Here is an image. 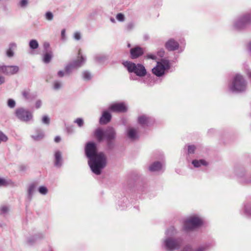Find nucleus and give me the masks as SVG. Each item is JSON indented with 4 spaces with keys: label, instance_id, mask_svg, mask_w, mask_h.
I'll list each match as a JSON object with an SVG mask.
<instances>
[{
    "label": "nucleus",
    "instance_id": "nucleus-1",
    "mask_svg": "<svg viewBox=\"0 0 251 251\" xmlns=\"http://www.w3.org/2000/svg\"><path fill=\"white\" fill-rule=\"evenodd\" d=\"M85 152L92 172L97 175H100L107 164L105 154L102 152H98L97 144L93 142H88L86 144Z\"/></svg>",
    "mask_w": 251,
    "mask_h": 251
},
{
    "label": "nucleus",
    "instance_id": "nucleus-2",
    "mask_svg": "<svg viewBox=\"0 0 251 251\" xmlns=\"http://www.w3.org/2000/svg\"><path fill=\"white\" fill-rule=\"evenodd\" d=\"M177 232L174 226L166 229L165 236L161 240V246L163 250L166 251H175L180 249L182 240L181 238L176 237Z\"/></svg>",
    "mask_w": 251,
    "mask_h": 251
},
{
    "label": "nucleus",
    "instance_id": "nucleus-3",
    "mask_svg": "<svg viewBox=\"0 0 251 251\" xmlns=\"http://www.w3.org/2000/svg\"><path fill=\"white\" fill-rule=\"evenodd\" d=\"M95 136L98 142L102 141L105 138L107 147L111 149L113 147V141L116 139L117 134L115 129L112 127H108L106 130L97 128L95 131Z\"/></svg>",
    "mask_w": 251,
    "mask_h": 251
},
{
    "label": "nucleus",
    "instance_id": "nucleus-4",
    "mask_svg": "<svg viewBox=\"0 0 251 251\" xmlns=\"http://www.w3.org/2000/svg\"><path fill=\"white\" fill-rule=\"evenodd\" d=\"M247 87V82L244 76L239 74H236L233 77L229 86V90L234 93L244 92Z\"/></svg>",
    "mask_w": 251,
    "mask_h": 251
},
{
    "label": "nucleus",
    "instance_id": "nucleus-5",
    "mask_svg": "<svg viewBox=\"0 0 251 251\" xmlns=\"http://www.w3.org/2000/svg\"><path fill=\"white\" fill-rule=\"evenodd\" d=\"M251 23V11L236 18L233 22L232 28L236 30L242 31L245 29Z\"/></svg>",
    "mask_w": 251,
    "mask_h": 251
},
{
    "label": "nucleus",
    "instance_id": "nucleus-6",
    "mask_svg": "<svg viewBox=\"0 0 251 251\" xmlns=\"http://www.w3.org/2000/svg\"><path fill=\"white\" fill-rule=\"evenodd\" d=\"M203 221V218L200 215H191L186 219L184 228L186 230H192L201 226Z\"/></svg>",
    "mask_w": 251,
    "mask_h": 251
},
{
    "label": "nucleus",
    "instance_id": "nucleus-7",
    "mask_svg": "<svg viewBox=\"0 0 251 251\" xmlns=\"http://www.w3.org/2000/svg\"><path fill=\"white\" fill-rule=\"evenodd\" d=\"M123 65L126 68L129 73H133L139 77H144L147 75L145 67L141 64H135L130 61H124Z\"/></svg>",
    "mask_w": 251,
    "mask_h": 251
},
{
    "label": "nucleus",
    "instance_id": "nucleus-8",
    "mask_svg": "<svg viewBox=\"0 0 251 251\" xmlns=\"http://www.w3.org/2000/svg\"><path fill=\"white\" fill-rule=\"evenodd\" d=\"M85 61L86 57L81 54V50H79L78 52L77 58L70 62L65 66V69L66 73L68 75H69L73 71L82 66Z\"/></svg>",
    "mask_w": 251,
    "mask_h": 251
},
{
    "label": "nucleus",
    "instance_id": "nucleus-9",
    "mask_svg": "<svg viewBox=\"0 0 251 251\" xmlns=\"http://www.w3.org/2000/svg\"><path fill=\"white\" fill-rule=\"evenodd\" d=\"M15 115L21 122L29 123L33 121V114L32 111L24 107H19L15 111Z\"/></svg>",
    "mask_w": 251,
    "mask_h": 251
},
{
    "label": "nucleus",
    "instance_id": "nucleus-10",
    "mask_svg": "<svg viewBox=\"0 0 251 251\" xmlns=\"http://www.w3.org/2000/svg\"><path fill=\"white\" fill-rule=\"evenodd\" d=\"M171 67L170 61L167 59H161L157 62L156 65L152 69V73L157 76L163 75L166 71L169 70Z\"/></svg>",
    "mask_w": 251,
    "mask_h": 251
},
{
    "label": "nucleus",
    "instance_id": "nucleus-11",
    "mask_svg": "<svg viewBox=\"0 0 251 251\" xmlns=\"http://www.w3.org/2000/svg\"><path fill=\"white\" fill-rule=\"evenodd\" d=\"M125 134L126 139L130 142L138 140L140 137L139 127L137 126H127Z\"/></svg>",
    "mask_w": 251,
    "mask_h": 251
},
{
    "label": "nucleus",
    "instance_id": "nucleus-12",
    "mask_svg": "<svg viewBox=\"0 0 251 251\" xmlns=\"http://www.w3.org/2000/svg\"><path fill=\"white\" fill-rule=\"evenodd\" d=\"M235 174L240 183L251 184V174H248L244 169L236 168Z\"/></svg>",
    "mask_w": 251,
    "mask_h": 251
},
{
    "label": "nucleus",
    "instance_id": "nucleus-13",
    "mask_svg": "<svg viewBox=\"0 0 251 251\" xmlns=\"http://www.w3.org/2000/svg\"><path fill=\"white\" fill-rule=\"evenodd\" d=\"M0 69L1 73L7 75H15L19 71V67L16 65L6 66L0 65Z\"/></svg>",
    "mask_w": 251,
    "mask_h": 251
},
{
    "label": "nucleus",
    "instance_id": "nucleus-14",
    "mask_svg": "<svg viewBox=\"0 0 251 251\" xmlns=\"http://www.w3.org/2000/svg\"><path fill=\"white\" fill-rule=\"evenodd\" d=\"M109 110L112 112L124 113L127 111V107L125 102H116L109 106Z\"/></svg>",
    "mask_w": 251,
    "mask_h": 251
},
{
    "label": "nucleus",
    "instance_id": "nucleus-15",
    "mask_svg": "<svg viewBox=\"0 0 251 251\" xmlns=\"http://www.w3.org/2000/svg\"><path fill=\"white\" fill-rule=\"evenodd\" d=\"M38 184L36 182L29 183L27 187L26 198L28 201H31L33 195L36 191Z\"/></svg>",
    "mask_w": 251,
    "mask_h": 251
},
{
    "label": "nucleus",
    "instance_id": "nucleus-16",
    "mask_svg": "<svg viewBox=\"0 0 251 251\" xmlns=\"http://www.w3.org/2000/svg\"><path fill=\"white\" fill-rule=\"evenodd\" d=\"M165 47L169 51H175L179 49V44L174 38H170L165 43Z\"/></svg>",
    "mask_w": 251,
    "mask_h": 251
},
{
    "label": "nucleus",
    "instance_id": "nucleus-17",
    "mask_svg": "<svg viewBox=\"0 0 251 251\" xmlns=\"http://www.w3.org/2000/svg\"><path fill=\"white\" fill-rule=\"evenodd\" d=\"M138 123L142 126H149L152 122L153 119L146 115H141L138 117Z\"/></svg>",
    "mask_w": 251,
    "mask_h": 251
},
{
    "label": "nucleus",
    "instance_id": "nucleus-18",
    "mask_svg": "<svg viewBox=\"0 0 251 251\" xmlns=\"http://www.w3.org/2000/svg\"><path fill=\"white\" fill-rule=\"evenodd\" d=\"M63 163L62 152L59 151H55L54 153V166L56 167L60 168Z\"/></svg>",
    "mask_w": 251,
    "mask_h": 251
},
{
    "label": "nucleus",
    "instance_id": "nucleus-19",
    "mask_svg": "<svg viewBox=\"0 0 251 251\" xmlns=\"http://www.w3.org/2000/svg\"><path fill=\"white\" fill-rule=\"evenodd\" d=\"M130 52L132 59L137 58L143 54V49L139 47H136L131 49Z\"/></svg>",
    "mask_w": 251,
    "mask_h": 251
},
{
    "label": "nucleus",
    "instance_id": "nucleus-20",
    "mask_svg": "<svg viewBox=\"0 0 251 251\" xmlns=\"http://www.w3.org/2000/svg\"><path fill=\"white\" fill-rule=\"evenodd\" d=\"M111 119V115L107 111H104L102 112V115L100 119V123L101 125L106 124L109 123Z\"/></svg>",
    "mask_w": 251,
    "mask_h": 251
},
{
    "label": "nucleus",
    "instance_id": "nucleus-21",
    "mask_svg": "<svg viewBox=\"0 0 251 251\" xmlns=\"http://www.w3.org/2000/svg\"><path fill=\"white\" fill-rule=\"evenodd\" d=\"M163 165L160 162L156 161L151 164L149 167V170L151 172H159L163 168Z\"/></svg>",
    "mask_w": 251,
    "mask_h": 251
},
{
    "label": "nucleus",
    "instance_id": "nucleus-22",
    "mask_svg": "<svg viewBox=\"0 0 251 251\" xmlns=\"http://www.w3.org/2000/svg\"><path fill=\"white\" fill-rule=\"evenodd\" d=\"M43 238V235L42 234H35L29 237L27 239V243L29 245H32L36 242V241L42 239Z\"/></svg>",
    "mask_w": 251,
    "mask_h": 251
},
{
    "label": "nucleus",
    "instance_id": "nucleus-23",
    "mask_svg": "<svg viewBox=\"0 0 251 251\" xmlns=\"http://www.w3.org/2000/svg\"><path fill=\"white\" fill-rule=\"evenodd\" d=\"M53 57V53L51 50L46 51L43 54L42 57V61L46 64L49 63Z\"/></svg>",
    "mask_w": 251,
    "mask_h": 251
},
{
    "label": "nucleus",
    "instance_id": "nucleus-24",
    "mask_svg": "<svg viewBox=\"0 0 251 251\" xmlns=\"http://www.w3.org/2000/svg\"><path fill=\"white\" fill-rule=\"evenodd\" d=\"M94 59L95 61L98 63H103L107 59V55L104 54H97L94 56Z\"/></svg>",
    "mask_w": 251,
    "mask_h": 251
},
{
    "label": "nucleus",
    "instance_id": "nucleus-25",
    "mask_svg": "<svg viewBox=\"0 0 251 251\" xmlns=\"http://www.w3.org/2000/svg\"><path fill=\"white\" fill-rule=\"evenodd\" d=\"M192 163L194 166L196 168L200 167L201 166H206L208 164L206 161L203 159H195L192 161Z\"/></svg>",
    "mask_w": 251,
    "mask_h": 251
},
{
    "label": "nucleus",
    "instance_id": "nucleus-26",
    "mask_svg": "<svg viewBox=\"0 0 251 251\" xmlns=\"http://www.w3.org/2000/svg\"><path fill=\"white\" fill-rule=\"evenodd\" d=\"M244 213L247 216L251 217V202L244 204Z\"/></svg>",
    "mask_w": 251,
    "mask_h": 251
},
{
    "label": "nucleus",
    "instance_id": "nucleus-27",
    "mask_svg": "<svg viewBox=\"0 0 251 251\" xmlns=\"http://www.w3.org/2000/svg\"><path fill=\"white\" fill-rule=\"evenodd\" d=\"M210 247L209 243H205L201 245L196 249H194V251H207Z\"/></svg>",
    "mask_w": 251,
    "mask_h": 251
},
{
    "label": "nucleus",
    "instance_id": "nucleus-28",
    "mask_svg": "<svg viewBox=\"0 0 251 251\" xmlns=\"http://www.w3.org/2000/svg\"><path fill=\"white\" fill-rule=\"evenodd\" d=\"M63 86V83L62 81L55 80L53 82V88L54 90H59L61 89Z\"/></svg>",
    "mask_w": 251,
    "mask_h": 251
},
{
    "label": "nucleus",
    "instance_id": "nucleus-29",
    "mask_svg": "<svg viewBox=\"0 0 251 251\" xmlns=\"http://www.w3.org/2000/svg\"><path fill=\"white\" fill-rule=\"evenodd\" d=\"M44 136V133L43 131H38L35 134L31 136L32 138L36 141H38L42 139Z\"/></svg>",
    "mask_w": 251,
    "mask_h": 251
},
{
    "label": "nucleus",
    "instance_id": "nucleus-30",
    "mask_svg": "<svg viewBox=\"0 0 251 251\" xmlns=\"http://www.w3.org/2000/svg\"><path fill=\"white\" fill-rule=\"evenodd\" d=\"M29 46L32 50H36L39 47V43L35 39H32L29 42Z\"/></svg>",
    "mask_w": 251,
    "mask_h": 251
},
{
    "label": "nucleus",
    "instance_id": "nucleus-31",
    "mask_svg": "<svg viewBox=\"0 0 251 251\" xmlns=\"http://www.w3.org/2000/svg\"><path fill=\"white\" fill-rule=\"evenodd\" d=\"M29 4L28 0H20L18 6L22 8H26Z\"/></svg>",
    "mask_w": 251,
    "mask_h": 251
},
{
    "label": "nucleus",
    "instance_id": "nucleus-32",
    "mask_svg": "<svg viewBox=\"0 0 251 251\" xmlns=\"http://www.w3.org/2000/svg\"><path fill=\"white\" fill-rule=\"evenodd\" d=\"M9 208L7 205H2L0 207V214L5 215L9 212Z\"/></svg>",
    "mask_w": 251,
    "mask_h": 251
},
{
    "label": "nucleus",
    "instance_id": "nucleus-33",
    "mask_svg": "<svg viewBox=\"0 0 251 251\" xmlns=\"http://www.w3.org/2000/svg\"><path fill=\"white\" fill-rule=\"evenodd\" d=\"M39 193L43 195H46L48 193V188L45 186H40L38 189Z\"/></svg>",
    "mask_w": 251,
    "mask_h": 251
},
{
    "label": "nucleus",
    "instance_id": "nucleus-34",
    "mask_svg": "<svg viewBox=\"0 0 251 251\" xmlns=\"http://www.w3.org/2000/svg\"><path fill=\"white\" fill-rule=\"evenodd\" d=\"M82 77L85 80H89L92 78L91 73L87 71L82 72Z\"/></svg>",
    "mask_w": 251,
    "mask_h": 251
},
{
    "label": "nucleus",
    "instance_id": "nucleus-35",
    "mask_svg": "<svg viewBox=\"0 0 251 251\" xmlns=\"http://www.w3.org/2000/svg\"><path fill=\"white\" fill-rule=\"evenodd\" d=\"M74 123L76 124L79 127H82L84 124V120L81 118H76L74 120Z\"/></svg>",
    "mask_w": 251,
    "mask_h": 251
},
{
    "label": "nucleus",
    "instance_id": "nucleus-36",
    "mask_svg": "<svg viewBox=\"0 0 251 251\" xmlns=\"http://www.w3.org/2000/svg\"><path fill=\"white\" fill-rule=\"evenodd\" d=\"M45 17L46 20L51 21L53 20L54 15L52 12L48 11L45 13Z\"/></svg>",
    "mask_w": 251,
    "mask_h": 251
},
{
    "label": "nucleus",
    "instance_id": "nucleus-37",
    "mask_svg": "<svg viewBox=\"0 0 251 251\" xmlns=\"http://www.w3.org/2000/svg\"><path fill=\"white\" fill-rule=\"evenodd\" d=\"M73 38L76 40L78 41L81 38V33L80 31H76L73 33Z\"/></svg>",
    "mask_w": 251,
    "mask_h": 251
},
{
    "label": "nucleus",
    "instance_id": "nucleus-38",
    "mask_svg": "<svg viewBox=\"0 0 251 251\" xmlns=\"http://www.w3.org/2000/svg\"><path fill=\"white\" fill-rule=\"evenodd\" d=\"M7 106L10 108H14L16 106L15 101L11 99H9L7 100Z\"/></svg>",
    "mask_w": 251,
    "mask_h": 251
},
{
    "label": "nucleus",
    "instance_id": "nucleus-39",
    "mask_svg": "<svg viewBox=\"0 0 251 251\" xmlns=\"http://www.w3.org/2000/svg\"><path fill=\"white\" fill-rule=\"evenodd\" d=\"M196 147L194 145H188L187 147V151L188 154H193L195 152Z\"/></svg>",
    "mask_w": 251,
    "mask_h": 251
},
{
    "label": "nucleus",
    "instance_id": "nucleus-40",
    "mask_svg": "<svg viewBox=\"0 0 251 251\" xmlns=\"http://www.w3.org/2000/svg\"><path fill=\"white\" fill-rule=\"evenodd\" d=\"M42 123L44 124L49 125L50 123V118L47 115H44L42 118Z\"/></svg>",
    "mask_w": 251,
    "mask_h": 251
},
{
    "label": "nucleus",
    "instance_id": "nucleus-41",
    "mask_svg": "<svg viewBox=\"0 0 251 251\" xmlns=\"http://www.w3.org/2000/svg\"><path fill=\"white\" fill-rule=\"evenodd\" d=\"M23 97L26 100H28L30 98V92L29 90H24L22 92Z\"/></svg>",
    "mask_w": 251,
    "mask_h": 251
},
{
    "label": "nucleus",
    "instance_id": "nucleus-42",
    "mask_svg": "<svg viewBox=\"0 0 251 251\" xmlns=\"http://www.w3.org/2000/svg\"><path fill=\"white\" fill-rule=\"evenodd\" d=\"M116 18L118 21L121 22H124L125 20V15L121 13L117 14Z\"/></svg>",
    "mask_w": 251,
    "mask_h": 251
},
{
    "label": "nucleus",
    "instance_id": "nucleus-43",
    "mask_svg": "<svg viewBox=\"0 0 251 251\" xmlns=\"http://www.w3.org/2000/svg\"><path fill=\"white\" fill-rule=\"evenodd\" d=\"M9 184L8 181L2 177H0V187L6 186Z\"/></svg>",
    "mask_w": 251,
    "mask_h": 251
},
{
    "label": "nucleus",
    "instance_id": "nucleus-44",
    "mask_svg": "<svg viewBox=\"0 0 251 251\" xmlns=\"http://www.w3.org/2000/svg\"><path fill=\"white\" fill-rule=\"evenodd\" d=\"M65 74H66L67 75H68L66 72V71L65 70L63 71V70H59L58 72H57V76L58 77H62L63 76H65Z\"/></svg>",
    "mask_w": 251,
    "mask_h": 251
},
{
    "label": "nucleus",
    "instance_id": "nucleus-45",
    "mask_svg": "<svg viewBox=\"0 0 251 251\" xmlns=\"http://www.w3.org/2000/svg\"><path fill=\"white\" fill-rule=\"evenodd\" d=\"M165 54V50L163 49H159L157 51V55L160 57H162L164 56Z\"/></svg>",
    "mask_w": 251,
    "mask_h": 251
},
{
    "label": "nucleus",
    "instance_id": "nucleus-46",
    "mask_svg": "<svg viewBox=\"0 0 251 251\" xmlns=\"http://www.w3.org/2000/svg\"><path fill=\"white\" fill-rule=\"evenodd\" d=\"M147 59H151L152 60H156L157 57L155 54H147L146 55Z\"/></svg>",
    "mask_w": 251,
    "mask_h": 251
},
{
    "label": "nucleus",
    "instance_id": "nucleus-47",
    "mask_svg": "<svg viewBox=\"0 0 251 251\" xmlns=\"http://www.w3.org/2000/svg\"><path fill=\"white\" fill-rule=\"evenodd\" d=\"M181 251H194V249L191 246H185Z\"/></svg>",
    "mask_w": 251,
    "mask_h": 251
},
{
    "label": "nucleus",
    "instance_id": "nucleus-48",
    "mask_svg": "<svg viewBox=\"0 0 251 251\" xmlns=\"http://www.w3.org/2000/svg\"><path fill=\"white\" fill-rule=\"evenodd\" d=\"M42 102L41 100H37L36 102H35V108L36 109H39L40 108L41 106H42Z\"/></svg>",
    "mask_w": 251,
    "mask_h": 251
},
{
    "label": "nucleus",
    "instance_id": "nucleus-49",
    "mask_svg": "<svg viewBox=\"0 0 251 251\" xmlns=\"http://www.w3.org/2000/svg\"><path fill=\"white\" fill-rule=\"evenodd\" d=\"M6 55L9 57H12L14 55L13 50L8 49L6 51Z\"/></svg>",
    "mask_w": 251,
    "mask_h": 251
},
{
    "label": "nucleus",
    "instance_id": "nucleus-50",
    "mask_svg": "<svg viewBox=\"0 0 251 251\" xmlns=\"http://www.w3.org/2000/svg\"><path fill=\"white\" fill-rule=\"evenodd\" d=\"M50 46V45L49 43H48L47 42H45L44 43L43 48H44V50L46 51V52L48 51V50L49 49Z\"/></svg>",
    "mask_w": 251,
    "mask_h": 251
},
{
    "label": "nucleus",
    "instance_id": "nucleus-51",
    "mask_svg": "<svg viewBox=\"0 0 251 251\" xmlns=\"http://www.w3.org/2000/svg\"><path fill=\"white\" fill-rule=\"evenodd\" d=\"M134 27V24L133 23H129L126 25V29L128 30L132 29Z\"/></svg>",
    "mask_w": 251,
    "mask_h": 251
},
{
    "label": "nucleus",
    "instance_id": "nucleus-52",
    "mask_svg": "<svg viewBox=\"0 0 251 251\" xmlns=\"http://www.w3.org/2000/svg\"><path fill=\"white\" fill-rule=\"evenodd\" d=\"M66 31L65 29H63L61 30V38L63 40L65 41L66 39Z\"/></svg>",
    "mask_w": 251,
    "mask_h": 251
},
{
    "label": "nucleus",
    "instance_id": "nucleus-53",
    "mask_svg": "<svg viewBox=\"0 0 251 251\" xmlns=\"http://www.w3.org/2000/svg\"><path fill=\"white\" fill-rule=\"evenodd\" d=\"M16 48V44L14 43H10L9 45V49L14 50Z\"/></svg>",
    "mask_w": 251,
    "mask_h": 251
},
{
    "label": "nucleus",
    "instance_id": "nucleus-54",
    "mask_svg": "<svg viewBox=\"0 0 251 251\" xmlns=\"http://www.w3.org/2000/svg\"><path fill=\"white\" fill-rule=\"evenodd\" d=\"M61 141V138L59 136H56L54 138V141L58 143Z\"/></svg>",
    "mask_w": 251,
    "mask_h": 251
},
{
    "label": "nucleus",
    "instance_id": "nucleus-55",
    "mask_svg": "<svg viewBox=\"0 0 251 251\" xmlns=\"http://www.w3.org/2000/svg\"><path fill=\"white\" fill-rule=\"evenodd\" d=\"M247 48L251 52V41L248 44Z\"/></svg>",
    "mask_w": 251,
    "mask_h": 251
},
{
    "label": "nucleus",
    "instance_id": "nucleus-56",
    "mask_svg": "<svg viewBox=\"0 0 251 251\" xmlns=\"http://www.w3.org/2000/svg\"><path fill=\"white\" fill-rule=\"evenodd\" d=\"M110 21H111L112 23H115L116 21H115V19H114V18H113L111 17V18H110Z\"/></svg>",
    "mask_w": 251,
    "mask_h": 251
},
{
    "label": "nucleus",
    "instance_id": "nucleus-57",
    "mask_svg": "<svg viewBox=\"0 0 251 251\" xmlns=\"http://www.w3.org/2000/svg\"><path fill=\"white\" fill-rule=\"evenodd\" d=\"M47 251H53V249L51 247H49Z\"/></svg>",
    "mask_w": 251,
    "mask_h": 251
},
{
    "label": "nucleus",
    "instance_id": "nucleus-58",
    "mask_svg": "<svg viewBox=\"0 0 251 251\" xmlns=\"http://www.w3.org/2000/svg\"><path fill=\"white\" fill-rule=\"evenodd\" d=\"M149 36L147 35H146L144 36V38L145 40H148L149 39Z\"/></svg>",
    "mask_w": 251,
    "mask_h": 251
},
{
    "label": "nucleus",
    "instance_id": "nucleus-59",
    "mask_svg": "<svg viewBox=\"0 0 251 251\" xmlns=\"http://www.w3.org/2000/svg\"><path fill=\"white\" fill-rule=\"evenodd\" d=\"M127 46H128V47L130 48V44H128Z\"/></svg>",
    "mask_w": 251,
    "mask_h": 251
},
{
    "label": "nucleus",
    "instance_id": "nucleus-60",
    "mask_svg": "<svg viewBox=\"0 0 251 251\" xmlns=\"http://www.w3.org/2000/svg\"><path fill=\"white\" fill-rule=\"evenodd\" d=\"M133 80H136V79L135 78H132Z\"/></svg>",
    "mask_w": 251,
    "mask_h": 251
},
{
    "label": "nucleus",
    "instance_id": "nucleus-61",
    "mask_svg": "<svg viewBox=\"0 0 251 251\" xmlns=\"http://www.w3.org/2000/svg\"><path fill=\"white\" fill-rule=\"evenodd\" d=\"M2 0H0V1H1Z\"/></svg>",
    "mask_w": 251,
    "mask_h": 251
}]
</instances>
